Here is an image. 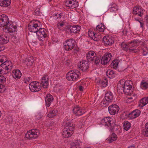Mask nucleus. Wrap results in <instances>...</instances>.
<instances>
[{
  "label": "nucleus",
  "instance_id": "nucleus-64",
  "mask_svg": "<svg viewBox=\"0 0 148 148\" xmlns=\"http://www.w3.org/2000/svg\"><path fill=\"white\" fill-rule=\"evenodd\" d=\"M2 47H3V45H0V48H2Z\"/></svg>",
  "mask_w": 148,
  "mask_h": 148
},
{
  "label": "nucleus",
  "instance_id": "nucleus-58",
  "mask_svg": "<svg viewBox=\"0 0 148 148\" xmlns=\"http://www.w3.org/2000/svg\"><path fill=\"white\" fill-rule=\"evenodd\" d=\"M79 89L80 91H82L83 90L84 87L80 85L79 86Z\"/></svg>",
  "mask_w": 148,
  "mask_h": 148
},
{
  "label": "nucleus",
  "instance_id": "nucleus-18",
  "mask_svg": "<svg viewBox=\"0 0 148 148\" xmlns=\"http://www.w3.org/2000/svg\"><path fill=\"white\" fill-rule=\"evenodd\" d=\"M29 30L31 32L36 33L37 34V23H34L33 21H31L28 26Z\"/></svg>",
  "mask_w": 148,
  "mask_h": 148
},
{
  "label": "nucleus",
  "instance_id": "nucleus-47",
  "mask_svg": "<svg viewBox=\"0 0 148 148\" xmlns=\"http://www.w3.org/2000/svg\"><path fill=\"white\" fill-rule=\"evenodd\" d=\"M5 75H0V84H5L6 81Z\"/></svg>",
  "mask_w": 148,
  "mask_h": 148
},
{
  "label": "nucleus",
  "instance_id": "nucleus-34",
  "mask_svg": "<svg viewBox=\"0 0 148 148\" xmlns=\"http://www.w3.org/2000/svg\"><path fill=\"white\" fill-rule=\"evenodd\" d=\"M119 84H122L124 86H132V82L130 80H127L126 81H123V80H121L119 81Z\"/></svg>",
  "mask_w": 148,
  "mask_h": 148
},
{
  "label": "nucleus",
  "instance_id": "nucleus-52",
  "mask_svg": "<svg viewBox=\"0 0 148 148\" xmlns=\"http://www.w3.org/2000/svg\"><path fill=\"white\" fill-rule=\"evenodd\" d=\"M43 115V114L41 112H40L38 114V119H39L42 118Z\"/></svg>",
  "mask_w": 148,
  "mask_h": 148
},
{
  "label": "nucleus",
  "instance_id": "nucleus-6",
  "mask_svg": "<svg viewBox=\"0 0 148 148\" xmlns=\"http://www.w3.org/2000/svg\"><path fill=\"white\" fill-rule=\"evenodd\" d=\"M114 99L113 93L111 92H108L105 95L104 99L102 101L101 104L106 106L109 105V103L112 102Z\"/></svg>",
  "mask_w": 148,
  "mask_h": 148
},
{
  "label": "nucleus",
  "instance_id": "nucleus-36",
  "mask_svg": "<svg viewBox=\"0 0 148 148\" xmlns=\"http://www.w3.org/2000/svg\"><path fill=\"white\" fill-rule=\"evenodd\" d=\"M82 144V142L77 140L75 143L74 142L72 143L71 148H80Z\"/></svg>",
  "mask_w": 148,
  "mask_h": 148
},
{
  "label": "nucleus",
  "instance_id": "nucleus-37",
  "mask_svg": "<svg viewBox=\"0 0 148 148\" xmlns=\"http://www.w3.org/2000/svg\"><path fill=\"white\" fill-rule=\"evenodd\" d=\"M105 29L104 25L102 23L97 25L96 28V30L101 32H104Z\"/></svg>",
  "mask_w": 148,
  "mask_h": 148
},
{
  "label": "nucleus",
  "instance_id": "nucleus-44",
  "mask_svg": "<svg viewBox=\"0 0 148 148\" xmlns=\"http://www.w3.org/2000/svg\"><path fill=\"white\" fill-rule=\"evenodd\" d=\"M117 138V136L116 135L115 133H113L110 136V141L111 143L116 140Z\"/></svg>",
  "mask_w": 148,
  "mask_h": 148
},
{
  "label": "nucleus",
  "instance_id": "nucleus-16",
  "mask_svg": "<svg viewBox=\"0 0 148 148\" xmlns=\"http://www.w3.org/2000/svg\"><path fill=\"white\" fill-rule=\"evenodd\" d=\"M89 63L85 60L80 62L79 66V69L83 72L86 71L89 68Z\"/></svg>",
  "mask_w": 148,
  "mask_h": 148
},
{
  "label": "nucleus",
  "instance_id": "nucleus-30",
  "mask_svg": "<svg viewBox=\"0 0 148 148\" xmlns=\"http://www.w3.org/2000/svg\"><path fill=\"white\" fill-rule=\"evenodd\" d=\"M16 26L11 25L10 23H9L8 25H7L5 27V29H7L8 31L10 33L14 32L16 31Z\"/></svg>",
  "mask_w": 148,
  "mask_h": 148
},
{
  "label": "nucleus",
  "instance_id": "nucleus-39",
  "mask_svg": "<svg viewBox=\"0 0 148 148\" xmlns=\"http://www.w3.org/2000/svg\"><path fill=\"white\" fill-rule=\"evenodd\" d=\"M58 114V111L56 110H53L49 112L48 114V116L49 118H51L56 116Z\"/></svg>",
  "mask_w": 148,
  "mask_h": 148
},
{
  "label": "nucleus",
  "instance_id": "nucleus-7",
  "mask_svg": "<svg viewBox=\"0 0 148 148\" xmlns=\"http://www.w3.org/2000/svg\"><path fill=\"white\" fill-rule=\"evenodd\" d=\"M42 23L38 20V38L39 40H42L47 36L46 34V30L41 27Z\"/></svg>",
  "mask_w": 148,
  "mask_h": 148
},
{
  "label": "nucleus",
  "instance_id": "nucleus-14",
  "mask_svg": "<svg viewBox=\"0 0 148 148\" xmlns=\"http://www.w3.org/2000/svg\"><path fill=\"white\" fill-rule=\"evenodd\" d=\"M36 129H32L28 131L25 134V137L27 139H34L37 137Z\"/></svg>",
  "mask_w": 148,
  "mask_h": 148
},
{
  "label": "nucleus",
  "instance_id": "nucleus-26",
  "mask_svg": "<svg viewBox=\"0 0 148 148\" xmlns=\"http://www.w3.org/2000/svg\"><path fill=\"white\" fill-rule=\"evenodd\" d=\"M96 55V53L93 51H90L86 54L87 59L89 61H92Z\"/></svg>",
  "mask_w": 148,
  "mask_h": 148
},
{
  "label": "nucleus",
  "instance_id": "nucleus-42",
  "mask_svg": "<svg viewBox=\"0 0 148 148\" xmlns=\"http://www.w3.org/2000/svg\"><path fill=\"white\" fill-rule=\"evenodd\" d=\"M130 123L127 121H125L123 124L124 129L126 131L128 130L130 127Z\"/></svg>",
  "mask_w": 148,
  "mask_h": 148
},
{
  "label": "nucleus",
  "instance_id": "nucleus-27",
  "mask_svg": "<svg viewBox=\"0 0 148 148\" xmlns=\"http://www.w3.org/2000/svg\"><path fill=\"white\" fill-rule=\"evenodd\" d=\"M118 7L116 3L111 4L109 6L108 10L111 12L116 13L118 11Z\"/></svg>",
  "mask_w": 148,
  "mask_h": 148
},
{
  "label": "nucleus",
  "instance_id": "nucleus-62",
  "mask_svg": "<svg viewBox=\"0 0 148 148\" xmlns=\"http://www.w3.org/2000/svg\"><path fill=\"white\" fill-rule=\"evenodd\" d=\"M128 148H135L134 146L132 145H131L128 147Z\"/></svg>",
  "mask_w": 148,
  "mask_h": 148
},
{
  "label": "nucleus",
  "instance_id": "nucleus-23",
  "mask_svg": "<svg viewBox=\"0 0 148 148\" xmlns=\"http://www.w3.org/2000/svg\"><path fill=\"white\" fill-rule=\"evenodd\" d=\"M81 29L80 27L78 25H74L70 26L68 28V30L71 33H78Z\"/></svg>",
  "mask_w": 148,
  "mask_h": 148
},
{
  "label": "nucleus",
  "instance_id": "nucleus-48",
  "mask_svg": "<svg viewBox=\"0 0 148 148\" xmlns=\"http://www.w3.org/2000/svg\"><path fill=\"white\" fill-rule=\"evenodd\" d=\"M141 50L143 53V56L147 55L148 53V49L146 47H143L142 49H141Z\"/></svg>",
  "mask_w": 148,
  "mask_h": 148
},
{
  "label": "nucleus",
  "instance_id": "nucleus-38",
  "mask_svg": "<svg viewBox=\"0 0 148 148\" xmlns=\"http://www.w3.org/2000/svg\"><path fill=\"white\" fill-rule=\"evenodd\" d=\"M140 87L143 90H145L148 88V82L143 80L140 83Z\"/></svg>",
  "mask_w": 148,
  "mask_h": 148
},
{
  "label": "nucleus",
  "instance_id": "nucleus-19",
  "mask_svg": "<svg viewBox=\"0 0 148 148\" xmlns=\"http://www.w3.org/2000/svg\"><path fill=\"white\" fill-rule=\"evenodd\" d=\"M53 97L50 94H47L45 98V101L46 107H49L53 100Z\"/></svg>",
  "mask_w": 148,
  "mask_h": 148
},
{
  "label": "nucleus",
  "instance_id": "nucleus-63",
  "mask_svg": "<svg viewBox=\"0 0 148 148\" xmlns=\"http://www.w3.org/2000/svg\"><path fill=\"white\" fill-rule=\"evenodd\" d=\"M128 98L129 99H133V98L132 97H129Z\"/></svg>",
  "mask_w": 148,
  "mask_h": 148
},
{
  "label": "nucleus",
  "instance_id": "nucleus-50",
  "mask_svg": "<svg viewBox=\"0 0 148 148\" xmlns=\"http://www.w3.org/2000/svg\"><path fill=\"white\" fill-rule=\"evenodd\" d=\"M6 58L5 56L1 55L0 56V62H3L6 61L5 60L6 59Z\"/></svg>",
  "mask_w": 148,
  "mask_h": 148
},
{
  "label": "nucleus",
  "instance_id": "nucleus-45",
  "mask_svg": "<svg viewBox=\"0 0 148 148\" xmlns=\"http://www.w3.org/2000/svg\"><path fill=\"white\" fill-rule=\"evenodd\" d=\"M118 60H114L112 61L111 63V65L114 69H116L119 64Z\"/></svg>",
  "mask_w": 148,
  "mask_h": 148
},
{
  "label": "nucleus",
  "instance_id": "nucleus-56",
  "mask_svg": "<svg viewBox=\"0 0 148 148\" xmlns=\"http://www.w3.org/2000/svg\"><path fill=\"white\" fill-rule=\"evenodd\" d=\"M140 27L142 28V29H143L144 28V24L143 20L140 22Z\"/></svg>",
  "mask_w": 148,
  "mask_h": 148
},
{
  "label": "nucleus",
  "instance_id": "nucleus-11",
  "mask_svg": "<svg viewBox=\"0 0 148 148\" xmlns=\"http://www.w3.org/2000/svg\"><path fill=\"white\" fill-rule=\"evenodd\" d=\"M112 56L109 52L106 53L101 59V63L103 65H106L111 60Z\"/></svg>",
  "mask_w": 148,
  "mask_h": 148
},
{
  "label": "nucleus",
  "instance_id": "nucleus-15",
  "mask_svg": "<svg viewBox=\"0 0 148 148\" xmlns=\"http://www.w3.org/2000/svg\"><path fill=\"white\" fill-rule=\"evenodd\" d=\"M109 113L112 115H114L116 114L119 111V107L116 104H112L108 108Z\"/></svg>",
  "mask_w": 148,
  "mask_h": 148
},
{
  "label": "nucleus",
  "instance_id": "nucleus-32",
  "mask_svg": "<svg viewBox=\"0 0 148 148\" xmlns=\"http://www.w3.org/2000/svg\"><path fill=\"white\" fill-rule=\"evenodd\" d=\"M148 103V97L142 98L140 100L139 105L140 107H142L145 106Z\"/></svg>",
  "mask_w": 148,
  "mask_h": 148
},
{
  "label": "nucleus",
  "instance_id": "nucleus-25",
  "mask_svg": "<svg viewBox=\"0 0 148 148\" xmlns=\"http://www.w3.org/2000/svg\"><path fill=\"white\" fill-rule=\"evenodd\" d=\"M143 10L139 7H134L132 11V12L134 14L137 15L140 17L143 15Z\"/></svg>",
  "mask_w": 148,
  "mask_h": 148
},
{
  "label": "nucleus",
  "instance_id": "nucleus-10",
  "mask_svg": "<svg viewBox=\"0 0 148 148\" xmlns=\"http://www.w3.org/2000/svg\"><path fill=\"white\" fill-rule=\"evenodd\" d=\"M73 111V113L76 116H80L85 113L86 111L84 108H83L78 105L74 106Z\"/></svg>",
  "mask_w": 148,
  "mask_h": 148
},
{
  "label": "nucleus",
  "instance_id": "nucleus-41",
  "mask_svg": "<svg viewBox=\"0 0 148 148\" xmlns=\"http://www.w3.org/2000/svg\"><path fill=\"white\" fill-rule=\"evenodd\" d=\"M142 133L143 135L148 137V123L145 124V129L142 130Z\"/></svg>",
  "mask_w": 148,
  "mask_h": 148
},
{
  "label": "nucleus",
  "instance_id": "nucleus-59",
  "mask_svg": "<svg viewBox=\"0 0 148 148\" xmlns=\"http://www.w3.org/2000/svg\"><path fill=\"white\" fill-rule=\"evenodd\" d=\"M70 62V61L68 59L66 60L65 61V63H66L65 64H66L67 65H69Z\"/></svg>",
  "mask_w": 148,
  "mask_h": 148
},
{
  "label": "nucleus",
  "instance_id": "nucleus-3",
  "mask_svg": "<svg viewBox=\"0 0 148 148\" xmlns=\"http://www.w3.org/2000/svg\"><path fill=\"white\" fill-rule=\"evenodd\" d=\"M53 18L55 19H57V27L60 29H61V28L66 23L64 20L62 21L60 20L62 18H64L65 17L64 14L61 12L60 13H55L53 15Z\"/></svg>",
  "mask_w": 148,
  "mask_h": 148
},
{
  "label": "nucleus",
  "instance_id": "nucleus-43",
  "mask_svg": "<svg viewBox=\"0 0 148 148\" xmlns=\"http://www.w3.org/2000/svg\"><path fill=\"white\" fill-rule=\"evenodd\" d=\"M119 82L118 83V87H117V90L118 91H119V92H120L122 93V92H124V86L122 84H119Z\"/></svg>",
  "mask_w": 148,
  "mask_h": 148
},
{
  "label": "nucleus",
  "instance_id": "nucleus-31",
  "mask_svg": "<svg viewBox=\"0 0 148 148\" xmlns=\"http://www.w3.org/2000/svg\"><path fill=\"white\" fill-rule=\"evenodd\" d=\"M10 3L11 0H0V5L2 7H7Z\"/></svg>",
  "mask_w": 148,
  "mask_h": 148
},
{
  "label": "nucleus",
  "instance_id": "nucleus-54",
  "mask_svg": "<svg viewBox=\"0 0 148 148\" xmlns=\"http://www.w3.org/2000/svg\"><path fill=\"white\" fill-rule=\"evenodd\" d=\"M146 19V25L148 29V15H147L145 17Z\"/></svg>",
  "mask_w": 148,
  "mask_h": 148
},
{
  "label": "nucleus",
  "instance_id": "nucleus-53",
  "mask_svg": "<svg viewBox=\"0 0 148 148\" xmlns=\"http://www.w3.org/2000/svg\"><path fill=\"white\" fill-rule=\"evenodd\" d=\"M36 81L32 82V81L29 84V86H36Z\"/></svg>",
  "mask_w": 148,
  "mask_h": 148
},
{
  "label": "nucleus",
  "instance_id": "nucleus-35",
  "mask_svg": "<svg viewBox=\"0 0 148 148\" xmlns=\"http://www.w3.org/2000/svg\"><path fill=\"white\" fill-rule=\"evenodd\" d=\"M124 93L127 95H130L132 92V86H124Z\"/></svg>",
  "mask_w": 148,
  "mask_h": 148
},
{
  "label": "nucleus",
  "instance_id": "nucleus-49",
  "mask_svg": "<svg viewBox=\"0 0 148 148\" xmlns=\"http://www.w3.org/2000/svg\"><path fill=\"white\" fill-rule=\"evenodd\" d=\"M37 86H29V88L32 92H35L37 91Z\"/></svg>",
  "mask_w": 148,
  "mask_h": 148
},
{
  "label": "nucleus",
  "instance_id": "nucleus-51",
  "mask_svg": "<svg viewBox=\"0 0 148 148\" xmlns=\"http://www.w3.org/2000/svg\"><path fill=\"white\" fill-rule=\"evenodd\" d=\"M32 81V80L31 79V77H28L25 79L24 82L26 84H28L29 82L30 83Z\"/></svg>",
  "mask_w": 148,
  "mask_h": 148
},
{
  "label": "nucleus",
  "instance_id": "nucleus-2",
  "mask_svg": "<svg viewBox=\"0 0 148 148\" xmlns=\"http://www.w3.org/2000/svg\"><path fill=\"white\" fill-rule=\"evenodd\" d=\"M12 67V65L11 61H5L0 65V73L4 75V76H7Z\"/></svg>",
  "mask_w": 148,
  "mask_h": 148
},
{
  "label": "nucleus",
  "instance_id": "nucleus-4",
  "mask_svg": "<svg viewBox=\"0 0 148 148\" xmlns=\"http://www.w3.org/2000/svg\"><path fill=\"white\" fill-rule=\"evenodd\" d=\"M100 123L111 130H113L114 123L113 119L110 117H105L101 120Z\"/></svg>",
  "mask_w": 148,
  "mask_h": 148
},
{
  "label": "nucleus",
  "instance_id": "nucleus-8",
  "mask_svg": "<svg viewBox=\"0 0 148 148\" xmlns=\"http://www.w3.org/2000/svg\"><path fill=\"white\" fill-rule=\"evenodd\" d=\"M64 5L68 9H72L78 7V3L76 0H66Z\"/></svg>",
  "mask_w": 148,
  "mask_h": 148
},
{
  "label": "nucleus",
  "instance_id": "nucleus-29",
  "mask_svg": "<svg viewBox=\"0 0 148 148\" xmlns=\"http://www.w3.org/2000/svg\"><path fill=\"white\" fill-rule=\"evenodd\" d=\"M12 75L14 78L18 79L21 77V73L19 70H14L12 72Z\"/></svg>",
  "mask_w": 148,
  "mask_h": 148
},
{
  "label": "nucleus",
  "instance_id": "nucleus-61",
  "mask_svg": "<svg viewBox=\"0 0 148 148\" xmlns=\"http://www.w3.org/2000/svg\"><path fill=\"white\" fill-rule=\"evenodd\" d=\"M5 49L4 47H2V48H0V52L3 51Z\"/></svg>",
  "mask_w": 148,
  "mask_h": 148
},
{
  "label": "nucleus",
  "instance_id": "nucleus-60",
  "mask_svg": "<svg viewBox=\"0 0 148 148\" xmlns=\"http://www.w3.org/2000/svg\"><path fill=\"white\" fill-rule=\"evenodd\" d=\"M41 86H40V85L38 86V92L41 90Z\"/></svg>",
  "mask_w": 148,
  "mask_h": 148
},
{
  "label": "nucleus",
  "instance_id": "nucleus-40",
  "mask_svg": "<svg viewBox=\"0 0 148 148\" xmlns=\"http://www.w3.org/2000/svg\"><path fill=\"white\" fill-rule=\"evenodd\" d=\"M108 81L106 79L101 80L99 82V85L101 87H105L108 85Z\"/></svg>",
  "mask_w": 148,
  "mask_h": 148
},
{
  "label": "nucleus",
  "instance_id": "nucleus-17",
  "mask_svg": "<svg viewBox=\"0 0 148 148\" xmlns=\"http://www.w3.org/2000/svg\"><path fill=\"white\" fill-rule=\"evenodd\" d=\"M103 39L104 45L106 46L111 45L114 42V38L112 36H105Z\"/></svg>",
  "mask_w": 148,
  "mask_h": 148
},
{
  "label": "nucleus",
  "instance_id": "nucleus-33",
  "mask_svg": "<svg viewBox=\"0 0 148 148\" xmlns=\"http://www.w3.org/2000/svg\"><path fill=\"white\" fill-rule=\"evenodd\" d=\"M106 75L109 78L112 79L115 77L116 73L112 70H108L106 72Z\"/></svg>",
  "mask_w": 148,
  "mask_h": 148
},
{
  "label": "nucleus",
  "instance_id": "nucleus-13",
  "mask_svg": "<svg viewBox=\"0 0 148 148\" xmlns=\"http://www.w3.org/2000/svg\"><path fill=\"white\" fill-rule=\"evenodd\" d=\"M9 20L8 16L3 14L0 16V26L1 27H6L9 25Z\"/></svg>",
  "mask_w": 148,
  "mask_h": 148
},
{
  "label": "nucleus",
  "instance_id": "nucleus-20",
  "mask_svg": "<svg viewBox=\"0 0 148 148\" xmlns=\"http://www.w3.org/2000/svg\"><path fill=\"white\" fill-rule=\"evenodd\" d=\"M9 38L7 34H3L0 35V44L3 45L8 43L9 41Z\"/></svg>",
  "mask_w": 148,
  "mask_h": 148
},
{
  "label": "nucleus",
  "instance_id": "nucleus-12",
  "mask_svg": "<svg viewBox=\"0 0 148 148\" xmlns=\"http://www.w3.org/2000/svg\"><path fill=\"white\" fill-rule=\"evenodd\" d=\"M88 34L90 37L95 41H97L101 39L102 37L99 33H96L92 29H90Z\"/></svg>",
  "mask_w": 148,
  "mask_h": 148
},
{
  "label": "nucleus",
  "instance_id": "nucleus-24",
  "mask_svg": "<svg viewBox=\"0 0 148 148\" xmlns=\"http://www.w3.org/2000/svg\"><path fill=\"white\" fill-rule=\"evenodd\" d=\"M48 78L47 75L43 76L41 79V83H40L42 85L44 88H47L48 86Z\"/></svg>",
  "mask_w": 148,
  "mask_h": 148
},
{
  "label": "nucleus",
  "instance_id": "nucleus-1",
  "mask_svg": "<svg viewBox=\"0 0 148 148\" xmlns=\"http://www.w3.org/2000/svg\"><path fill=\"white\" fill-rule=\"evenodd\" d=\"M144 42L142 41L136 39L132 40L128 43L123 42L121 44V47L124 50L127 51L129 49L130 52L137 53L140 51V48L136 49V46L144 45Z\"/></svg>",
  "mask_w": 148,
  "mask_h": 148
},
{
  "label": "nucleus",
  "instance_id": "nucleus-28",
  "mask_svg": "<svg viewBox=\"0 0 148 148\" xmlns=\"http://www.w3.org/2000/svg\"><path fill=\"white\" fill-rule=\"evenodd\" d=\"M73 133V131H70L67 129L64 128L62 133L63 137L66 138H68L70 137Z\"/></svg>",
  "mask_w": 148,
  "mask_h": 148
},
{
  "label": "nucleus",
  "instance_id": "nucleus-46",
  "mask_svg": "<svg viewBox=\"0 0 148 148\" xmlns=\"http://www.w3.org/2000/svg\"><path fill=\"white\" fill-rule=\"evenodd\" d=\"M101 59L99 57H97V56H95L94 57V59H93V61L95 62V64L97 65L99 64L100 62H101Z\"/></svg>",
  "mask_w": 148,
  "mask_h": 148
},
{
  "label": "nucleus",
  "instance_id": "nucleus-22",
  "mask_svg": "<svg viewBox=\"0 0 148 148\" xmlns=\"http://www.w3.org/2000/svg\"><path fill=\"white\" fill-rule=\"evenodd\" d=\"M140 113V111L138 109L132 111L128 114V116L130 119H134L139 116Z\"/></svg>",
  "mask_w": 148,
  "mask_h": 148
},
{
  "label": "nucleus",
  "instance_id": "nucleus-9",
  "mask_svg": "<svg viewBox=\"0 0 148 148\" xmlns=\"http://www.w3.org/2000/svg\"><path fill=\"white\" fill-rule=\"evenodd\" d=\"M75 43L76 41L74 40H68L64 43V47L66 51L71 50L75 47Z\"/></svg>",
  "mask_w": 148,
  "mask_h": 148
},
{
  "label": "nucleus",
  "instance_id": "nucleus-57",
  "mask_svg": "<svg viewBox=\"0 0 148 148\" xmlns=\"http://www.w3.org/2000/svg\"><path fill=\"white\" fill-rule=\"evenodd\" d=\"M5 84H0V87L1 90L2 91V90L3 88L5 87Z\"/></svg>",
  "mask_w": 148,
  "mask_h": 148
},
{
  "label": "nucleus",
  "instance_id": "nucleus-21",
  "mask_svg": "<svg viewBox=\"0 0 148 148\" xmlns=\"http://www.w3.org/2000/svg\"><path fill=\"white\" fill-rule=\"evenodd\" d=\"M63 124H65V127L64 129H67L70 131H72L74 130L75 127V125L73 123L70 121H67L66 122H64Z\"/></svg>",
  "mask_w": 148,
  "mask_h": 148
},
{
  "label": "nucleus",
  "instance_id": "nucleus-55",
  "mask_svg": "<svg viewBox=\"0 0 148 148\" xmlns=\"http://www.w3.org/2000/svg\"><path fill=\"white\" fill-rule=\"evenodd\" d=\"M135 20L136 21L139 22V23L141 22L143 20L140 18L138 17H136L134 18Z\"/></svg>",
  "mask_w": 148,
  "mask_h": 148
},
{
  "label": "nucleus",
  "instance_id": "nucleus-5",
  "mask_svg": "<svg viewBox=\"0 0 148 148\" xmlns=\"http://www.w3.org/2000/svg\"><path fill=\"white\" fill-rule=\"evenodd\" d=\"M80 73L77 71L71 70L66 74V78L69 81H76L79 79Z\"/></svg>",
  "mask_w": 148,
  "mask_h": 148
}]
</instances>
